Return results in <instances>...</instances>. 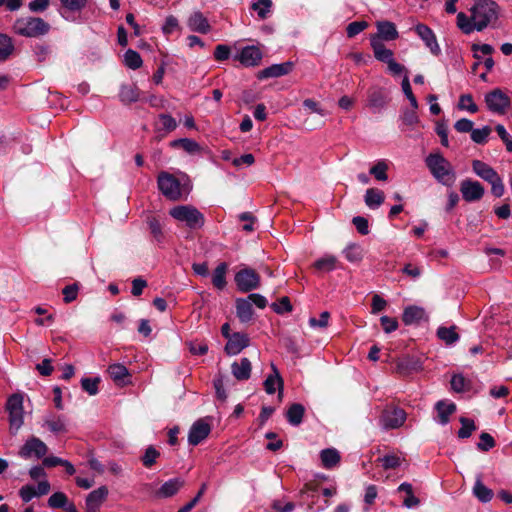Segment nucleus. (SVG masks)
<instances>
[{
  "label": "nucleus",
  "mask_w": 512,
  "mask_h": 512,
  "mask_svg": "<svg viewBox=\"0 0 512 512\" xmlns=\"http://www.w3.org/2000/svg\"><path fill=\"white\" fill-rule=\"evenodd\" d=\"M438 337L446 344L451 345L458 341L459 335L455 331V327H439L437 330Z\"/></svg>",
  "instance_id": "nucleus-41"
},
{
  "label": "nucleus",
  "mask_w": 512,
  "mask_h": 512,
  "mask_svg": "<svg viewBox=\"0 0 512 512\" xmlns=\"http://www.w3.org/2000/svg\"><path fill=\"white\" fill-rule=\"evenodd\" d=\"M184 485L180 478H172L162 484L157 494L159 497L168 498L174 496Z\"/></svg>",
  "instance_id": "nucleus-27"
},
{
  "label": "nucleus",
  "mask_w": 512,
  "mask_h": 512,
  "mask_svg": "<svg viewBox=\"0 0 512 512\" xmlns=\"http://www.w3.org/2000/svg\"><path fill=\"white\" fill-rule=\"evenodd\" d=\"M293 62L287 61L280 64H273L261 71L258 72L257 78L267 79V78H277L284 75L289 74L293 69Z\"/></svg>",
  "instance_id": "nucleus-15"
},
{
  "label": "nucleus",
  "mask_w": 512,
  "mask_h": 512,
  "mask_svg": "<svg viewBox=\"0 0 512 512\" xmlns=\"http://www.w3.org/2000/svg\"><path fill=\"white\" fill-rule=\"evenodd\" d=\"M13 29L18 35L35 38L47 34L50 30V25L42 18L25 17L17 19Z\"/></svg>",
  "instance_id": "nucleus-5"
},
{
  "label": "nucleus",
  "mask_w": 512,
  "mask_h": 512,
  "mask_svg": "<svg viewBox=\"0 0 512 512\" xmlns=\"http://www.w3.org/2000/svg\"><path fill=\"white\" fill-rule=\"evenodd\" d=\"M62 293L64 295V302L70 303L74 301L78 294V286L76 284L68 285L63 288Z\"/></svg>",
  "instance_id": "nucleus-64"
},
{
  "label": "nucleus",
  "mask_w": 512,
  "mask_h": 512,
  "mask_svg": "<svg viewBox=\"0 0 512 512\" xmlns=\"http://www.w3.org/2000/svg\"><path fill=\"white\" fill-rule=\"evenodd\" d=\"M187 26L192 32L207 34L211 30L208 19L199 11H193L187 18Z\"/></svg>",
  "instance_id": "nucleus-16"
},
{
  "label": "nucleus",
  "mask_w": 512,
  "mask_h": 512,
  "mask_svg": "<svg viewBox=\"0 0 512 512\" xmlns=\"http://www.w3.org/2000/svg\"><path fill=\"white\" fill-rule=\"evenodd\" d=\"M388 163L385 160H379L370 168V174L378 181H387Z\"/></svg>",
  "instance_id": "nucleus-42"
},
{
  "label": "nucleus",
  "mask_w": 512,
  "mask_h": 512,
  "mask_svg": "<svg viewBox=\"0 0 512 512\" xmlns=\"http://www.w3.org/2000/svg\"><path fill=\"white\" fill-rule=\"evenodd\" d=\"M43 426L47 427L53 433H63L67 431V421L62 415H46L44 417Z\"/></svg>",
  "instance_id": "nucleus-23"
},
{
  "label": "nucleus",
  "mask_w": 512,
  "mask_h": 512,
  "mask_svg": "<svg viewBox=\"0 0 512 512\" xmlns=\"http://www.w3.org/2000/svg\"><path fill=\"white\" fill-rule=\"evenodd\" d=\"M471 49L473 51V57L477 60L481 59L479 52L483 55H491L494 52V48L490 44H472Z\"/></svg>",
  "instance_id": "nucleus-57"
},
{
  "label": "nucleus",
  "mask_w": 512,
  "mask_h": 512,
  "mask_svg": "<svg viewBox=\"0 0 512 512\" xmlns=\"http://www.w3.org/2000/svg\"><path fill=\"white\" fill-rule=\"evenodd\" d=\"M378 34L373 37H378V39L391 41L395 40L398 37V31L394 23L389 21H381L377 23Z\"/></svg>",
  "instance_id": "nucleus-26"
},
{
  "label": "nucleus",
  "mask_w": 512,
  "mask_h": 512,
  "mask_svg": "<svg viewBox=\"0 0 512 512\" xmlns=\"http://www.w3.org/2000/svg\"><path fill=\"white\" fill-rule=\"evenodd\" d=\"M424 310L417 306H410L404 310L402 319L406 325H410L422 319Z\"/></svg>",
  "instance_id": "nucleus-38"
},
{
  "label": "nucleus",
  "mask_w": 512,
  "mask_h": 512,
  "mask_svg": "<svg viewBox=\"0 0 512 512\" xmlns=\"http://www.w3.org/2000/svg\"><path fill=\"white\" fill-rule=\"evenodd\" d=\"M378 461L382 463L384 469H393L401 464V459L395 454L385 455L379 458Z\"/></svg>",
  "instance_id": "nucleus-54"
},
{
  "label": "nucleus",
  "mask_w": 512,
  "mask_h": 512,
  "mask_svg": "<svg viewBox=\"0 0 512 512\" xmlns=\"http://www.w3.org/2000/svg\"><path fill=\"white\" fill-rule=\"evenodd\" d=\"M461 428L458 431L459 438H468L476 430L473 420L465 417L460 418Z\"/></svg>",
  "instance_id": "nucleus-43"
},
{
  "label": "nucleus",
  "mask_w": 512,
  "mask_h": 512,
  "mask_svg": "<svg viewBox=\"0 0 512 512\" xmlns=\"http://www.w3.org/2000/svg\"><path fill=\"white\" fill-rule=\"evenodd\" d=\"M458 107L461 110H467L470 113H476L478 111V106L474 103L473 97L471 94H463L459 98Z\"/></svg>",
  "instance_id": "nucleus-45"
},
{
  "label": "nucleus",
  "mask_w": 512,
  "mask_h": 512,
  "mask_svg": "<svg viewBox=\"0 0 512 512\" xmlns=\"http://www.w3.org/2000/svg\"><path fill=\"white\" fill-rule=\"evenodd\" d=\"M345 258L351 263H358L363 259L364 253L360 245L351 243L344 250Z\"/></svg>",
  "instance_id": "nucleus-34"
},
{
  "label": "nucleus",
  "mask_w": 512,
  "mask_h": 512,
  "mask_svg": "<svg viewBox=\"0 0 512 512\" xmlns=\"http://www.w3.org/2000/svg\"><path fill=\"white\" fill-rule=\"evenodd\" d=\"M470 16L460 12L457 15V26L464 34L483 31L493 26L499 17V6L493 0H478L470 9Z\"/></svg>",
  "instance_id": "nucleus-1"
},
{
  "label": "nucleus",
  "mask_w": 512,
  "mask_h": 512,
  "mask_svg": "<svg viewBox=\"0 0 512 512\" xmlns=\"http://www.w3.org/2000/svg\"><path fill=\"white\" fill-rule=\"evenodd\" d=\"M148 226L150 229L151 234L155 238L156 241L161 242L164 238L162 226L160 222L156 218H149L148 219Z\"/></svg>",
  "instance_id": "nucleus-51"
},
{
  "label": "nucleus",
  "mask_w": 512,
  "mask_h": 512,
  "mask_svg": "<svg viewBox=\"0 0 512 512\" xmlns=\"http://www.w3.org/2000/svg\"><path fill=\"white\" fill-rule=\"evenodd\" d=\"M387 70L394 77L402 75L404 76L405 74H408L405 66L396 62L394 58L387 63Z\"/></svg>",
  "instance_id": "nucleus-55"
},
{
  "label": "nucleus",
  "mask_w": 512,
  "mask_h": 512,
  "mask_svg": "<svg viewBox=\"0 0 512 512\" xmlns=\"http://www.w3.org/2000/svg\"><path fill=\"white\" fill-rule=\"evenodd\" d=\"M14 45L12 39L3 33H0V61H5L13 52Z\"/></svg>",
  "instance_id": "nucleus-40"
},
{
  "label": "nucleus",
  "mask_w": 512,
  "mask_h": 512,
  "mask_svg": "<svg viewBox=\"0 0 512 512\" xmlns=\"http://www.w3.org/2000/svg\"><path fill=\"white\" fill-rule=\"evenodd\" d=\"M304 411L305 409L301 404L291 405L286 413L288 422L293 426H298L302 422Z\"/></svg>",
  "instance_id": "nucleus-33"
},
{
  "label": "nucleus",
  "mask_w": 512,
  "mask_h": 512,
  "mask_svg": "<svg viewBox=\"0 0 512 512\" xmlns=\"http://www.w3.org/2000/svg\"><path fill=\"white\" fill-rule=\"evenodd\" d=\"M380 322H381L383 330L386 333H391L398 328V321L395 318H391L388 316H382L380 318Z\"/></svg>",
  "instance_id": "nucleus-62"
},
{
  "label": "nucleus",
  "mask_w": 512,
  "mask_h": 512,
  "mask_svg": "<svg viewBox=\"0 0 512 512\" xmlns=\"http://www.w3.org/2000/svg\"><path fill=\"white\" fill-rule=\"evenodd\" d=\"M171 146L181 147L189 154H196L201 151V146L195 140L189 138L174 140L173 142H171Z\"/></svg>",
  "instance_id": "nucleus-37"
},
{
  "label": "nucleus",
  "mask_w": 512,
  "mask_h": 512,
  "mask_svg": "<svg viewBox=\"0 0 512 512\" xmlns=\"http://www.w3.org/2000/svg\"><path fill=\"white\" fill-rule=\"evenodd\" d=\"M271 8V0H256L251 5V9L257 13L260 19H266L271 13Z\"/></svg>",
  "instance_id": "nucleus-39"
},
{
  "label": "nucleus",
  "mask_w": 512,
  "mask_h": 512,
  "mask_svg": "<svg viewBox=\"0 0 512 512\" xmlns=\"http://www.w3.org/2000/svg\"><path fill=\"white\" fill-rule=\"evenodd\" d=\"M368 104L371 108L381 109L386 104V98L381 91H373L369 95Z\"/></svg>",
  "instance_id": "nucleus-48"
},
{
  "label": "nucleus",
  "mask_w": 512,
  "mask_h": 512,
  "mask_svg": "<svg viewBox=\"0 0 512 512\" xmlns=\"http://www.w3.org/2000/svg\"><path fill=\"white\" fill-rule=\"evenodd\" d=\"M169 215L192 230L203 227L204 215L192 205H177L169 210Z\"/></svg>",
  "instance_id": "nucleus-4"
},
{
  "label": "nucleus",
  "mask_w": 512,
  "mask_h": 512,
  "mask_svg": "<svg viewBox=\"0 0 512 512\" xmlns=\"http://www.w3.org/2000/svg\"><path fill=\"white\" fill-rule=\"evenodd\" d=\"M6 410L9 414V430L15 435L24 423L23 395L12 394L7 399Z\"/></svg>",
  "instance_id": "nucleus-7"
},
{
  "label": "nucleus",
  "mask_w": 512,
  "mask_h": 512,
  "mask_svg": "<svg viewBox=\"0 0 512 512\" xmlns=\"http://www.w3.org/2000/svg\"><path fill=\"white\" fill-rule=\"evenodd\" d=\"M490 133L491 128L489 126H484L481 129H473L471 132V139L477 144H484L487 141Z\"/></svg>",
  "instance_id": "nucleus-47"
},
{
  "label": "nucleus",
  "mask_w": 512,
  "mask_h": 512,
  "mask_svg": "<svg viewBox=\"0 0 512 512\" xmlns=\"http://www.w3.org/2000/svg\"><path fill=\"white\" fill-rule=\"evenodd\" d=\"M230 47L224 44L217 45L214 51V57L218 61H225L230 56Z\"/></svg>",
  "instance_id": "nucleus-63"
},
{
  "label": "nucleus",
  "mask_w": 512,
  "mask_h": 512,
  "mask_svg": "<svg viewBox=\"0 0 512 512\" xmlns=\"http://www.w3.org/2000/svg\"><path fill=\"white\" fill-rule=\"evenodd\" d=\"M159 120L162 124L163 129L167 132L173 131L177 127L176 120L169 114L159 115Z\"/></svg>",
  "instance_id": "nucleus-61"
},
{
  "label": "nucleus",
  "mask_w": 512,
  "mask_h": 512,
  "mask_svg": "<svg viewBox=\"0 0 512 512\" xmlns=\"http://www.w3.org/2000/svg\"><path fill=\"white\" fill-rule=\"evenodd\" d=\"M235 283L239 291L246 293L260 286V277L253 269L244 268L236 273Z\"/></svg>",
  "instance_id": "nucleus-9"
},
{
  "label": "nucleus",
  "mask_w": 512,
  "mask_h": 512,
  "mask_svg": "<svg viewBox=\"0 0 512 512\" xmlns=\"http://www.w3.org/2000/svg\"><path fill=\"white\" fill-rule=\"evenodd\" d=\"M19 496L23 502L27 503L31 501L33 497H37L36 489L32 485H24L19 490Z\"/></svg>",
  "instance_id": "nucleus-60"
},
{
  "label": "nucleus",
  "mask_w": 512,
  "mask_h": 512,
  "mask_svg": "<svg viewBox=\"0 0 512 512\" xmlns=\"http://www.w3.org/2000/svg\"><path fill=\"white\" fill-rule=\"evenodd\" d=\"M249 345V338L244 333H233L225 346L228 355H237Z\"/></svg>",
  "instance_id": "nucleus-18"
},
{
  "label": "nucleus",
  "mask_w": 512,
  "mask_h": 512,
  "mask_svg": "<svg viewBox=\"0 0 512 512\" xmlns=\"http://www.w3.org/2000/svg\"><path fill=\"white\" fill-rule=\"evenodd\" d=\"M370 44L374 52V56L378 61L387 64L394 58L392 50L385 47V45L378 39V37H371Z\"/></svg>",
  "instance_id": "nucleus-21"
},
{
  "label": "nucleus",
  "mask_w": 512,
  "mask_h": 512,
  "mask_svg": "<svg viewBox=\"0 0 512 512\" xmlns=\"http://www.w3.org/2000/svg\"><path fill=\"white\" fill-rule=\"evenodd\" d=\"M406 420V413L400 408L383 411L380 423L385 429H396L401 427Z\"/></svg>",
  "instance_id": "nucleus-12"
},
{
  "label": "nucleus",
  "mask_w": 512,
  "mask_h": 512,
  "mask_svg": "<svg viewBox=\"0 0 512 512\" xmlns=\"http://www.w3.org/2000/svg\"><path fill=\"white\" fill-rule=\"evenodd\" d=\"M385 201V194L378 188H369L364 195V202L371 210L378 209Z\"/></svg>",
  "instance_id": "nucleus-25"
},
{
  "label": "nucleus",
  "mask_w": 512,
  "mask_h": 512,
  "mask_svg": "<svg viewBox=\"0 0 512 512\" xmlns=\"http://www.w3.org/2000/svg\"><path fill=\"white\" fill-rule=\"evenodd\" d=\"M271 368L273 373L270 374L264 381V389L268 394H274L278 389L279 397L281 398L283 393V379L274 364H271Z\"/></svg>",
  "instance_id": "nucleus-20"
},
{
  "label": "nucleus",
  "mask_w": 512,
  "mask_h": 512,
  "mask_svg": "<svg viewBox=\"0 0 512 512\" xmlns=\"http://www.w3.org/2000/svg\"><path fill=\"white\" fill-rule=\"evenodd\" d=\"M337 258L334 255H324L314 263V268L319 272H330L337 267Z\"/></svg>",
  "instance_id": "nucleus-31"
},
{
  "label": "nucleus",
  "mask_w": 512,
  "mask_h": 512,
  "mask_svg": "<svg viewBox=\"0 0 512 512\" xmlns=\"http://www.w3.org/2000/svg\"><path fill=\"white\" fill-rule=\"evenodd\" d=\"M474 496L481 502H489L493 498V491L485 486L480 477L476 479L473 487Z\"/></svg>",
  "instance_id": "nucleus-30"
},
{
  "label": "nucleus",
  "mask_w": 512,
  "mask_h": 512,
  "mask_svg": "<svg viewBox=\"0 0 512 512\" xmlns=\"http://www.w3.org/2000/svg\"><path fill=\"white\" fill-rule=\"evenodd\" d=\"M125 65L131 69H137L142 65V59L138 52L134 50H127L124 55Z\"/></svg>",
  "instance_id": "nucleus-44"
},
{
  "label": "nucleus",
  "mask_w": 512,
  "mask_h": 512,
  "mask_svg": "<svg viewBox=\"0 0 512 512\" xmlns=\"http://www.w3.org/2000/svg\"><path fill=\"white\" fill-rule=\"evenodd\" d=\"M425 163L432 176L442 185L451 187L454 185L457 175L452 164L441 154L431 153Z\"/></svg>",
  "instance_id": "nucleus-2"
},
{
  "label": "nucleus",
  "mask_w": 512,
  "mask_h": 512,
  "mask_svg": "<svg viewBox=\"0 0 512 512\" xmlns=\"http://www.w3.org/2000/svg\"><path fill=\"white\" fill-rule=\"evenodd\" d=\"M460 192L466 202H476L482 199L485 194L483 185L475 180L465 179L460 184Z\"/></svg>",
  "instance_id": "nucleus-10"
},
{
  "label": "nucleus",
  "mask_w": 512,
  "mask_h": 512,
  "mask_svg": "<svg viewBox=\"0 0 512 512\" xmlns=\"http://www.w3.org/2000/svg\"><path fill=\"white\" fill-rule=\"evenodd\" d=\"M485 103L491 112L503 115L510 107V98L501 89L496 88L485 95Z\"/></svg>",
  "instance_id": "nucleus-8"
},
{
  "label": "nucleus",
  "mask_w": 512,
  "mask_h": 512,
  "mask_svg": "<svg viewBox=\"0 0 512 512\" xmlns=\"http://www.w3.org/2000/svg\"><path fill=\"white\" fill-rule=\"evenodd\" d=\"M108 488L101 486L91 491L85 500L86 510H98L108 496Z\"/></svg>",
  "instance_id": "nucleus-19"
},
{
  "label": "nucleus",
  "mask_w": 512,
  "mask_h": 512,
  "mask_svg": "<svg viewBox=\"0 0 512 512\" xmlns=\"http://www.w3.org/2000/svg\"><path fill=\"white\" fill-rule=\"evenodd\" d=\"M322 464L325 468H332L340 461V455L336 449L328 448L321 451Z\"/></svg>",
  "instance_id": "nucleus-35"
},
{
  "label": "nucleus",
  "mask_w": 512,
  "mask_h": 512,
  "mask_svg": "<svg viewBox=\"0 0 512 512\" xmlns=\"http://www.w3.org/2000/svg\"><path fill=\"white\" fill-rule=\"evenodd\" d=\"M67 502L68 498L63 492H55L48 499V505L51 508H63Z\"/></svg>",
  "instance_id": "nucleus-49"
},
{
  "label": "nucleus",
  "mask_w": 512,
  "mask_h": 512,
  "mask_svg": "<svg viewBox=\"0 0 512 512\" xmlns=\"http://www.w3.org/2000/svg\"><path fill=\"white\" fill-rule=\"evenodd\" d=\"M120 101L125 104L136 102L140 98V92L136 85L123 84L119 92Z\"/></svg>",
  "instance_id": "nucleus-29"
},
{
  "label": "nucleus",
  "mask_w": 512,
  "mask_h": 512,
  "mask_svg": "<svg viewBox=\"0 0 512 512\" xmlns=\"http://www.w3.org/2000/svg\"><path fill=\"white\" fill-rule=\"evenodd\" d=\"M177 29H179L178 19L173 15L167 16L164 21V24L162 25V32L168 36V35L172 34L174 31H176Z\"/></svg>",
  "instance_id": "nucleus-53"
},
{
  "label": "nucleus",
  "mask_w": 512,
  "mask_h": 512,
  "mask_svg": "<svg viewBox=\"0 0 512 512\" xmlns=\"http://www.w3.org/2000/svg\"><path fill=\"white\" fill-rule=\"evenodd\" d=\"M108 373L116 383L122 384L125 383V378L129 376L128 369L119 363L110 365L108 367Z\"/></svg>",
  "instance_id": "nucleus-36"
},
{
  "label": "nucleus",
  "mask_w": 512,
  "mask_h": 512,
  "mask_svg": "<svg viewBox=\"0 0 512 512\" xmlns=\"http://www.w3.org/2000/svg\"><path fill=\"white\" fill-rule=\"evenodd\" d=\"M368 27V23L366 21H355L348 24L346 28V33L349 38L355 37L362 31H364Z\"/></svg>",
  "instance_id": "nucleus-50"
},
{
  "label": "nucleus",
  "mask_w": 512,
  "mask_h": 512,
  "mask_svg": "<svg viewBox=\"0 0 512 512\" xmlns=\"http://www.w3.org/2000/svg\"><path fill=\"white\" fill-rule=\"evenodd\" d=\"M236 314L243 323L249 322L253 317V308L251 301L247 298L236 300Z\"/></svg>",
  "instance_id": "nucleus-28"
},
{
  "label": "nucleus",
  "mask_w": 512,
  "mask_h": 512,
  "mask_svg": "<svg viewBox=\"0 0 512 512\" xmlns=\"http://www.w3.org/2000/svg\"><path fill=\"white\" fill-rule=\"evenodd\" d=\"M158 188L169 200L176 201L189 193L186 183L168 172H161L157 179Z\"/></svg>",
  "instance_id": "nucleus-3"
},
{
  "label": "nucleus",
  "mask_w": 512,
  "mask_h": 512,
  "mask_svg": "<svg viewBox=\"0 0 512 512\" xmlns=\"http://www.w3.org/2000/svg\"><path fill=\"white\" fill-rule=\"evenodd\" d=\"M47 450L48 448L42 440L37 437H31L21 447L19 456L24 459H29L32 456L41 458L47 453Z\"/></svg>",
  "instance_id": "nucleus-11"
},
{
  "label": "nucleus",
  "mask_w": 512,
  "mask_h": 512,
  "mask_svg": "<svg viewBox=\"0 0 512 512\" xmlns=\"http://www.w3.org/2000/svg\"><path fill=\"white\" fill-rule=\"evenodd\" d=\"M251 362L248 358H241L239 361H235L231 365V372L237 380H247L251 375Z\"/></svg>",
  "instance_id": "nucleus-22"
},
{
  "label": "nucleus",
  "mask_w": 512,
  "mask_h": 512,
  "mask_svg": "<svg viewBox=\"0 0 512 512\" xmlns=\"http://www.w3.org/2000/svg\"><path fill=\"white\" fill-rule=\"evenodd\" d=\"M435 409L437 411L435 420L441 425H446L449 417L456 411V405L453 402L438 401Z\"/></svg>",
  "instance_id": "nucleus-24"
},
{
  "label": "nucleus",
  "mask_w": 512,
  "mask_h": 512,
  "mask_svg": "<svg viewBox=\"0 0 512 512\" xmlns=\"http://www.w3.org/2000/svg\"><path fill=\"white\" fill-rule=\"evenodd\" d=\"M100 383V378H82L81 387L84 391H86L89 395H96L99 391L98 385Z\"/></svg>",
  "instance_id": "nucleus-46"
},
{
  "label": "nucleus",
  "mask_w": 512,
  "mask_h": 512,
  "mask_svg": "<svg viewBox=\"0 0 512 512\" xmlns=\"http://www.w3.org/2000/svg\"><path fill=\"white\" fill-rule=\"evenodd\" d=\"M495 446V441L493 437L488 433H481L480 441L477 444V448L481 451H489Z\"/></svg>",
  "instance_id": "nucleus-56"
},
{
  "label": "nucleus",
  "mask_w": 512,
  "mask_h": 512,
  "mask_svg": "<svg viewBox=\"0 0 512 512\" xmlns=\"http://www.w3.org/2000/svg\"><path fill=\"white\" fill-rule=\"evenodd\" d=\"M159 455L160 453L153 446H149L142 457L143 465L148 468L151 467L156 462Z\"/></svg>",
  "instance_id": "nucleus-52"
},
{
  "label": "nucleus",
  "mask_w": 512,
  "mask_h": 512,
  "mask_svg": "<svg viewBox=\"0 0 512 512\" xmlns=\"http://www.w3.org/2000/svg\"><path fill=\"white\" fill-rule=\"evenodd\" d=\"M227 269H228L227 264L225 262H222L215 268V270L213 272L212 283L219 290L224 289L227 284V282H226Z\"/></svg>",
  "instance_id": "nucleus-32"
},
{
  "label": "nucleus",
  "mask_w": 512,
  "mask_h": 512,
  "mask_svg": "<svg viewBox=\"0 0 512 512\" xmlns=\"http://www.w3.org/2000/svg\"><path fill=\"white\" fill-rule=\"evenodd\" d=\"M211 432V426L206 419H199L193 423L189 430L188 442L196 446L205 440Z\"/></svg>",
  "instance_id": "nucleus-13"
},
{
  "label": "nucleus",
  "mask_w": 512,
  "mask_h": 512,
  "mask_svg": "<svg viewBox=\"0 0 512 512\" xmlns=\"http://www.w3.org/2000/svg\"><path fill=\"white\" fill-rule=\"evenodd\" d=\"M451 387L455 392H463L467 389V381L461 374H455L451 379Z\"/></svg>",
  "instance_id": "nucleus-58"
},
{
  "label": "nucleus",
  "mask_w": 512,
  "mask_h": 512,
  "mask_svg": "<svg viewBox=\"0 0 512 512\" xmlns=\"http://www.w3.org/2000/svg\"><path fill=\"white\" fill-rule=\"evenodd\" d=\"M352 223L360 234L367 235L369 233V223L366 218L356 216L352 219Z\"/></svg>",
  "instance_id": "nucleus-59"
},
{
  "label": "nucleus",
  "mask_w": 512,
  "mask_h": 512,
  "mask_svg": "<svg viewBox=\"0 0 512 512\" xmlns=\"http://www.w3.org/2000/svg\"><path fill=\"white\" fill-rule=\"evenodd\" d=\"M472 170L478 177L491 185V192L495 197L503 196L505 192L503 181L490 165L480 160H473Z\"/></svg>",
  "instance_id": "nucleus-6"
},
{
  "label": "nucleus",
  "mask_w": 512,
  "mask_h": 512,
  "mask_svg": "<svg viewBox=\"0 0 512 512\" xmlns=\"http://www.w3.org/2000/svg\"><path fill=\"white\" fill-rule=\"evenodd\" d=\"M262 58V51L259 47L254 45L242 48L239 54L235 56V59L246 67H254L259 65Z\"/></svg>",
  "instance_id": "nucleus-14"
},
{
  "label": "nucleus",
  "mask_w": 512,
  "mask_h": 512,
  "mask_svg": "<svg viewBox=\"0 0 512 512\" xmlns=\"http://www.w3.org/2000/svg\"><path fill=\"white\" fill-rule=\"evenodd\" d=\"M417 35L423 40L433 55H438L441 51L434 32L425 24H418L415 27Z\"/></svg>",
  "instance_id": "nucleus-17"
}]
</instances>
